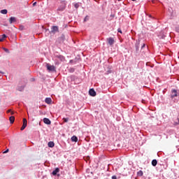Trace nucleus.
I'll return each instance as SVG.
<instances>
[{"mask_svg": "<svg viewBox=\"0 0 179 179\" xmlns=\"http://www.w3.org/2000/svg\"><path fill=\"white\" fill-rule=\"evenodd\" d=\"M178 96H179V91L177 90H172L171 99H173L174 97H178Z\"/></svg>", "mask_w": 179, "mask_h": 179, "instance_id": "nucleus-1", "label": "nucleus"}, {"mask_svg": "<svg viewBox=\"0 0 179 179\" xmlns=\"http://www.w3.org/2000/svg\"><path fill=\"white\" fill-rule=\"evenodd\" d=\"M58 31H59V29L58 28V26H52L50 33V34H55V33H58Z\"/></svg>", "mask_w": 179, "mask_h": 179, "instance_id": "nucleus-2", "label": "nucleus"}, {"mask_svg": "<svg viewBox=\"0 0 179 179\" xmlns=\"http://www.w3.org/2000/svg\"><path fill=\"white\" fill-rule=\"evenodd\" d=\"M46 68H47L48 71H50V72H55V66H51L50 64H46Z\"/></svg>", "mask_w": 179, "mask_h": 179, "instance_id": "nucleus-3", "label": "nucleus"}, {"mask_svg": "<svg viewBox=\"0 0 179 179\" xmlns=\"http://www.w3.org/2000/svg\"><path fill=\"white\" fill-rule=\"evenodd\" d=\"M107 41H108L109 45H110V46H113V45L115 43L114 38L112 37L108 38Z\"/></svg>", "mask_w": 179, "mask_h": 179, "instance_id": "nucleus-4", "label": "nucleus"}, {"mask_svg": "<svg viewBox=\"0 0 179 179\" xmlns=\"http://www.w3.org/2000/svg\"><path fill=\"white\" fill-rule=\"evenodd\" d=\"M90 96H92V97L96 96V91H94V89H90L89 91Z\"/></svg>", "mask_w": 179, "mask_h": 179, "instance_id": "nucleus-5", "label": "nucleus"}, {"mask_svg": "<svg viewBox=\"0 0 179 179\" xmlns=\"http://www.w3.org/2000/svg\"><path fill=\"white\" fill-rule=\"evenodd\" d=\"M43 122L44 124H46L47 125H51V120L50 119L45 117L43 118Z\"/></svg>", "mask_w": 179, "mask_h": 179, "instance_id": "nucleus-6", "label": "nucleus"}, {"mask_svg": "<svg viewBox=\"0 0 179 179\" xmlns=\"http://www.w3.org/2000/svg\"><path fill=\"white\" fill-rule=\"evenodd\" d=\"M15 22H16V17H11L9 19V23H10V24H12V23H15Z\"/></svg>", "mask_w": 179, "mask_h": 179, "instance_id": "nucleus-7", "label": "nucleus"}, {"mask_svg": "<svg viewBox=\"0 0 179 179\" xmlns=\"http://www.w3.org/2000/svg\"><path fill=\"white\" fill-rule=\"evenodd\" d=\"M58 173H59V168H56L55 170H54L52 173V174L53 176H57V174H58Z\"/></svg>", "mask_w": 179, "mask_h": 179, "instance_id": "nucleus-8", "label": "nucleus"}, {"mask_svg": "<svg viewBox=\"0 0 179 179\" xmlns=\"http://www.w3.org/2000/svg\"><path fill=\"white\" fill-rule=\"evenodd\" d=\"M6 34H3L0 36V43H2V41H3L5 40V38H6Z\"/></svg>", "mask_w": 179, "mask_h": 179, "instance_id": "nucleus-9", "label": "nucleus"}, {"mask_svg": "<svg viewBox=\"0 0 179 179\" xmlns=\"http://www.w3.org/2000/svg\"><path fill=\"white\" fill-rule=\"evenodd\" d=\"M45 101L47 104H51L52 99H51V98H46Z\"/></svg>", "mask_w": 179, "mask_h": 179, "instance_id": "nucleus-10", "label": "nucleus"}, {"mask_svg": "<svg viewBox=\"0 0 179 179\" xmlns=\"http://www.w3.org/2000/svg\"><path fill=\"white\" fill-rule=\"evenodd\" d=\"M48 146L49 148H54V146H55V144L54 143V141H50L48 144Z\"/></svg>", "mask_w": 179, "mask_h": 179, "instance_id": "nucleus-11", "label": "nucleus"}, {"mask_svg": "<svg viewBox=\"0 0 179 179\" xmlns=\"http://www.w3.org/2000/svg\"><path fill=\"white\" fill-rule=\"evenodd\" d=\"M9 120H10V124H13V122H15V116H10Z\"/></svg>", "mask_w": 179, "mask_h": 179, "instance_id": "nucleus-12", "label": "nucleus"}, {"mask_svg": "<svg viewBox=\"0 0 179 179\" xmlns=\"http://www.w3.org/2000/svg\"><path fill=\"white\" fill-rule=\"evenodd\" d=\"M152 166H153L154 167H155V166H157V160L153 159V160L152 161Z\"/></svg>", "mask_w": 179, "mask_h": 179, "instance_id": "nucleus-13", "label": "nucleus"}, {"mask_svg": "<svg viewBox=\"0 0 179 179\" xmlns=\"http://www.w3.org/2000/svg\"><path fill=\"white\" fill-rule=\"evenodd\" d=\"M71 141L72 142H76L78 141V137H76V136H73L71 137Z\"/></svg>", "mask_w": 179, "mask_h": 179, "instance_id": "nucleus-14", "label": "nucleus"}, {"mask_svg": "<svg viewBox=\"0 0 179 179\" xmlns=\"http://www.w3.org/2000/svg\"><path fill=\"white\" fill-rule=\"evenodd\" d=\"M0 13H2V15H6V13H8V10L6 9L1 10Z\"/></svg>", "mask_w": 179, "mask_h": 179, "instance_id": "nucleus-15", "label": "nucleus"}, {"mask_svg": "<svg viewBox=\"0 0 179 179\" xmlns=\"http://www.w3.org/2000/svg\"><path fill=\"white\" fill-rule=\"evenodd\" d=\"M137 176H138V177H142V176H143V171H139L137 173Z\"/></svg>", "mask_w": 179, "mask_h": 179, "instance_id": "nucleus-16", "label": "nucleus"}, {"mask_svg": "<svg viewBox=\"0 0 179 179\" xmlns=\"http://www.w3.org/2000/svg\"><path fill=\"white\" fill-rule=\"evenodd\" d=\"M22 125L27 127V120L26 118L23 119V124Z\"/></svg>", "mask_w": 179, "mask_h": 179, "instance_id": "nucleus-17", "label": "nucleus"}, {"mask_svg": "<svg viewBox=\"0 0 179 179\" xmlns=\"http://www.w3.org/2000/svg\"><path fill=\"white\" fill-rule=\"evenodd\" d=\"M63 121H64V122H68V121H69V118H65V117H64V118H63Z\"/></svg>", "mask_w": 179, "mask_h": 179, "instance_id": "nucleus-18", "label": "nucleus"}, {"mask_svg": "<svg viewBox=\"0 0 179 179\" xmlns=\"http://www.w3.org/2000/svg\"><path fill=\"white\" fill-rule=\"evenodd\" d=\"M60 61H65V57L62 55H60Z\"/></svg>", "mask_w": 179, "mask_h": 179, "instance_id": "nucleus-19", "label": "nucleus"}, {"mask_svg": "<svg viewBox=\"0 0 179 179\" xmlns=\"http://www.w3.org/2000/svg\"><path fill=\"white\" fill-rule=\"evenodd\" d=\"M3 50L5 51V52L9 53V50L6 48H3Z\"/></svg>", "mask_w": 179, "mask_h": 179, "instance_id": "nucleus-20", "label": "nucleus"}, {"mask_svg": "<svg viewBox=\"0 0 179 179\" xmlns=\"http://www.w3.org/2000/svg\"><path fill=\"white\" fill-rule=\"evenodd\" d=\"M26 127H27V126H24V124H22V126L21 127V131H24Z\"/></svg>", "mask_w": 179, "mask_h": 179, "instance_id": "nucleus-21", "label": "nucleus"}, {"mask_svg": "<svg viewBox=\"0 0 179 179\" xmlns=\"http://www.w3.org/2000/svg\"><path fill=\"white\" fill-rule=\"evenodd\" d=\"M89 20V16H86L84 19V22H87Z\"/></svg>", "mask_w": 179, "mask_h": 179, "instance_id": "nucleus-22", "label": "nucleus"}, {"mask_svg": "<svg viewBox=\"0 0 179 179\" xmlns=\"http://www.w3.org/2000/svg\"><path fill=\"white\" fill-rule=\"evenodd\" d=\"M117 31H118V33H120L121 34H122V31L121 30V29H117Z\"/></svg>", "mask_w": 179, "mask_h": 179, "instance_id": "nucleus-23", "label": "nucleus"}, {"mask_svg": "<svg viewBox=\"0 0 179 179\" xmlns=\"http://www.w3.org/2000/svg\"><path fill=\"white\" fill-rule=\"evenodd\" d=\"M75 8H76L77 9L79 8V4H78V3H76L75 4Z\"/></svg>", "mask_w": 179, "mask_h": 179, "instance_id": "nucleus-24", "label": "nucleus"}, {"mask_svg": "<svg viewBox=\"0 0 179 179\" xmlns=\"http://www.w3.org/2000/svg\"><path fill=\"white\" fill-rule=\"evenodd\" d=\"M145 45H145V43H143V45L141 46V48H142V49H143V48H145Z\"/></svg>", "mask_w": 179, "mask_h": 179, "instance_id": "nucleus-25", "label": "nucleus"}, {"mask_svg": "<svg viewBox=\"0 0 179 179\" xmlns=\"http://www.w3.org/2000/svg\"><path fill=\"white\" fill-rule=\"evenodd\" d=\"M64 8L61 9V8H59L57 9V10H58V11H61V10H64Z\"/></svg>", "mask_w": 179, "mask_h": 179, "instance_id": "nucleus-26", "label": "nucleus"}, {"mask_svg": "<svg viewBox=\"0 0 179 179\" xmlns=\"http://www.w3.org/2000/svg\"><path fill=\"white\" fill-rule=\"evenodd\" d=\"M112 179H117V176H112Z\"/></svg>", "mask_w": 179, "mask_h": 179, "instance_id": "nucleus-27", "label": "nucleus"}, {"mask_svg": "<svg viewBox=\"0 0 179 179\" xmlns=\"http://www.w3.org/2000/svg\"><path fill=\"white\" fill-rule=\"evenodd\" d=\"M9 152V149H7L6 151L3 152V153H8Z\"/></svg>", "mask_w": 179, "mask_h": 179, "instance_id": "nucleus-28", "label": "nucleus"}, {"mask_svg": "<svg viewBox=\"0 0 179 179\" xmlns=\"http://www.w3.org/2000/svg\"><path fill=\"white\" fill-rule=\"evenodd\" d=\"M12 112V110L9 109L7 110V113H11Z\"/></svg>", "mask_w": 179, "mask_h": 179, "instance_id": "nucleus-29", "label": "nucleus"}, {"mask_svg": "<svg viewBox=\"0 0 179 179\" xmlns=\"http://www.w3.org/2000/svg\"><path fill=\"white\" fill-rule=\"evenodd\" d=\"M177 31H179V28H176Z\"/></svg>", "mask_w": 179, "mask_h": 179, "instance_id": "nucleus-30", "label": "nucleus"}, {"mask_svg": "<svg viewBox=\"0 0 179 179\" xmlns=\"http://www.w3.org/2000/svg\"><path fill=\"white\" fill-rule=\"evenodd\" d=\"M36 2H35V3H33V6H34L36 5Z\"/></svg>", "mask_w": 179, "mask_h": 179, "instance_id": "nucleus-31", "label": "nucleus"}, {"mask_svg": "<svg viewBox=\"0 0 179 179\" xmlns=\"http://www.w3.org/2000/svg\"><path fill=\"white\" fill-rule=\"evenodd\" d=\"M11 115H13V111H11Z\"/></svg>", "mask_w": 179, "mask_h": 179, "instance_id": "nucleus-32", "label": "nucleus"}, {"mask_svg": "<svg viewBox=\"0 0 179 179\" xmlns=\"http://www.w3.org/2000/svg\"><path fill=\"white\" fill-rule=\"evenodd\" d=\"M131 1H136V0H131Z\"/></svg>", "mask_w": 179, "mask_h": 179, "instance_id": "nucleus-33", "label": "nucleus"}, {"mask_svg": "<svg viewBox=\"0 0 179 179\" xmlns=\"http://www.w3.org/2000/svg\"><path fill=\"white\" fill-rule=\"evenodd\" d=\"M118 1H122V0H118Z\"/></svg>", "mask_w": 179, "mask_h": 179, "instance_id": "nucleus-34", "label": "nucleus"}, {"mask_svg": "<svg viewBox=\"0 0 179 179\" xmlns=\"http://www.w3.org/2000/svg\"><path fill=\"white\" fill-rule=\"evenodd\" d=\"M178 124H179V122H178Z\"/></svg>", "mask_w": 179, "mask_h": 179, "instance_id": "nucleus-35", "label": "nucleus"}]
</instances>
